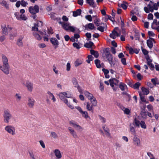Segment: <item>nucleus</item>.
<instances>
[{"label":"nucleus","instance_id":"2f4dec72","mask_svg":"<svg viewBox=\"0 0 159 159\" xmlns=\"http://www.w3.org/2000/svg\"><path fill=\"white\" fill-rule=\"evenodd\" d=\"M141 90L143 93L144 95H147L149 93V90L144 87L141 88Z\"/></svg>","mask_w":159,"mask_h":159},{"label":"nucleus","instance_id":"1a4fd4ad","mask_svg":"<svg viewBox=\"0 0 159 159\" xmlns=\"http://www.w3.org/2000/svg\"><path fill=\"white\" fill-rule=\"evenodd\" d=\"M39 24H41V26L43 25V22L41 21H37V24H34V26L32 28V31H39L38 27Z\"/></svg>","mask_w":159,"mask_h":159},{"label":"nucleus","instance_id":"412c9836","mask_svg":"<svg viewBox=\"0 0 159 159\" xmlns=\"http://www.w3.org/2000/svg\"><path fill=\"white\" fill-rule=\"evenodd\" d=\"M87 3L89 5L93 8H95L96 7V4H95L93 0H86Z\"/></svg>","mask_w":159,"mask_h":159},{"label":"nucleus","instance_id":"39448f33","mask_svg":"<svg viewBox=\"0 0 159 159\" xmlns=\"http://www.w3.org/2000/svg\"><path fill=\"white\" fill-rule=\"evenodd\" d=\"M10 67L9 65H0V69L5 74L8 75L9 73Z\"/></svg>","mask_w":159,"mask_h":159},{"label":"nucleus","instance_id":"f257e3e1","mask_svg":"<svg viewBox=\"0 0 159 159\" xmlns=\"http://www.w3.org/2000/svg\"><path fill=\"white\" fill-rule=\"evenodd\" d=\"M3 117L4 122L7 123H9V120L13 118L12 115L10 111L8 109L4 111Z\"/></svg>","mask_w":159,"mask_h":159},{"label":"nucleus","instance_id":"864d4df0","mask_svg":"<svg viewBox=\"0 0 159 159\" xmlns=\"http://www.w3.org/2000/svg\"><path fill=\"white\" fill-rule=\"evenodd\" d=\"M146 58L147 61V64L152 63V59H150L148 55H147V56L146 57Z\"/></svg>","mask_w":159,"mask_h":159},{"label":"nucleus","instance_id":"4d7b16f0","mask_svg":"<svg viewBox=\"0 0 159 159\" xmlns=\"http://www.w3.org/2000/svg\"><path fill=\"white\" fill-rule=\"evenodd\" d=\"M51 135L54 139H57L58 137L56 133L54 132H51Z\"/></svg>","mask_w":159,"mask_h":159},{"label":"nucleus","instance_id":"49530a36","mask_svg":"<svg viewBox=\"0 0 159 159\" xmlns=\"http://www.w3.org/2000/svg\"><path fill=\"white\" fill-rule=\"evenodd\" d=\"M69 26L68 25L67 23H64L62 25V27L66 30L67 31L68 30V27Z\"/></svg>","mask_w":159,"mask_h":159},{"label":"nucleus","instance_id":"37998d69","mask_svg":"<svg viewBox=\"0 0 159 159\" xmlns=\"http://www.w3.org/2000/svg\"><path fill=\"white\" fill-rule=\"evenodd\" d=\"M140 115L141 116L144 118H145L147 117L146 112L144 110H143L141 111Z\"/></svg>","mask_w":159,"mask_h":159},{"label":"nucleus","instance_id":"4c0bfd02","mask_svg":"<svg viewBox=\"0 0 159 159\" xmlns=\"http://www.w3.org/2000/svg\"><path fill=\"white\" fill-rule=\"evenodd\" d=\"M92 105L93 106H96L97 105V102L96 98H94L93 99L90 100Z\"/></svg>","mask_w":159,"mask_h":159},{"label":"nucleus","instance_id":"603ef678","mask_svg":"<svg viewBox=\"0 0 159 159\" xmlns=\"http://www.w3.org/2000/svg\"><path fill=\"white\" fill-rule=\"evenodd\" d=\"M105 27H103L101 26H99L98 27H97V29L100 31L102 32H104Z\"/></svg>","mask_w":159,"mask_h":159},{"label":"nucleus","instance_id":"c03bdc74","mask_svg":"<svg viewBox=\"0 0 159 159\" xmlns=\"http://www.w3.org/2000/svg\"><path fill=\"white\" fill-rule=\"evenodd\" d=\"M134 123L136 126L138 127H139L140 122L137 119L135 118L134 119Z\"/></svg>","mask_w":159,"mask_h":159},{"label":"nucleus","instance_id":"3c124183","mask_svg":"<svg viewBox=\"0 0 159 159\" xmlns=\"http://www.w3.org/2000/svg\"><path fill=\"white\" fill-rule=\"evenodd\" d=\"M147 108L148 109L149 111H152V114L154 115V112L153 111L152 106L151 105H149L147 106Z\"/></svg>","mask_w":159,"mask_h":159},{"label":"nucleus","instance_id":"6e6d98bb","mask_svg":"<svg viewBox=\"0 0 159 159\" xmlns=\"http://www.w3.org/2000/svg\"><path fill=\"white\" fill-rule=\"evenodd\" d=\"M20 2L21 5L22 7H25L28 4V3L25 2L24 0H21Z\"/></svg>","mask_w":159,"mask_h":159},{"label":"nucleus","instance_id":"ddd939ff","mask_svg":"<svg viewBox=\"0 0 159 159\" xmlns=\"http://www.w3.org/2000/svg\"><path fill=\"white\" fill-rule=\"evenodd\" d=\"M54 154L57 159H60L62 157V155L60 150L56 149L54 151Z\"/></svg>","mask_w":159,"mask_h":159},{"label":"nucleus","instance_id":"774afa93","mask_svg":"<svg viewBox=\"0 0 159 159\" xmlns=\"http://www.w3.org/2000/svg\"><path fill=\"white\" fill-rule=\"evenodd\" d=\"M122 63L124 65H126V59L125 58H122L121 59Z\"/></svg>","mask_w":159,"mask_h":159},{"label":"nucleus","instance_id":"c756f323","mask_svg":"<svg viewBox=\"0 0 159 159\" xmlns=\"http://www.w3.org/2000/svg\"><path fill=\"white\" fill-rule=\"evenodd\" d=\"M151 82L154 85H156V84H159V81L158 80V79L157 78H155L154 79H151Z\"/></svg>","mask_w":159,"mask_h":159},{"label":"nucleus","instance_id":"aec40b11","mask_svg":"<svg viewBox=\"0 0 159 159\" xmlns=\"http://www.w3.org/2000/svg\"><path fill=\"white\" fill-rule=\"evenodd\" d=\"M106 57L109 63L111 65H112V63L113 57L112 55L110 54L106 56Z\"/></svg>","mask_w":159,"mask_h":159},{"label":"nucleus","instance_id":"9d476101","mask_svg":"<svg viewBox=\"0 0 159 159\" xmlns=\"http://www.w3.org/2000/svg\"><path fill=\"white\" fill-rule=\"evenodd\" d=\"M120 33H118L115 30H114L112 31V33L110 34V36L111 38L115 39L116 38V36L117 37H119L120 36Z\"/></svg>","mask_w":159,"mask_h":159},{"label":"nucleus","instance_id":"5fc2aeb1","mask_svg":"<svg viewBox=\"0 0 159 159\" xmlns=\"http://www.w3.org/2000/svg\"><path fill=\"white\" fill-rule=\"evenodd\" d=\"M140 35L139 33H136L134 36V38L136 40H139Z\"/></svg>","mask_w":159,"mask_h":159},{"label":"nucleus","instance_id":"473e14b6","mask_svg":"<svg viewBox=\"0 0 159 159\" xmlns=\"http://www.w3.org/2000/svg\"><path fill=\"white\" fill-rule=\"evenodd\" d=\"M0 4L2 6H4L7 9L9 8V4H8L7 2L3 0L0 3Z\"/></svg>","mask_w":159,"mask_h":159},{"label":"nucleus","instance_id":"423d86ee","mask_svg":"<svg viewBox=\"0 0 159 159\" xmlns=\"http://www.w3.org/2000/svg\"><path fill=\"white\" fill-rule=\"evenodd\" d=\"M35 101L31 97L28 98L27 105L30 108H32L34 105Z\"/></svg>","mask_w":159,"mask_h":159},{"label":"nucleus","instance_id":"680f3d73","mask_svg":"<svg viewBox=\"0 0 159 159\" xmlns=\"http://www.w3.org/2000/svg\"><path fill=\"white\" fill-rule=\"evenodd\" d=\"M20 19L23 20H26L27 19V18L24 15L21 14L20 15Z\"/></svg>","mask_w":159,"mask_h":159},{"label":"nucleus","instance_id":"2eb2a0df","mask_svg":"<svg viewBox=\"0 0 159 159\" xmlns=\"http://www.w3.org/2000/svg\"><path fill=\"white\" fill-rule=\"evenodd\" d=\"M80 113L82 114V116L85 119H87L88 118H90V117L88 115L87 112L85 111H83L80 108Z\"/></svg>","mask_w":159,"mask_h":159},{"label":"nucleus","instance_id":"bf43d9fd","mask_svg":"<svg viewBox=\"0 0 159 159\" xmlns=\"http://www.w3.org/2000/svg\"><path fill=\"white\" fill-rule=\"evenodd\" d=\"M85 18L90 21H91L92 20V17L90 15L86 16H85Z\"/></svg>","mask_w":159,"mask_h":159},{"label":"nucleus","instance_id":"69168bd1","mask_svg":"<svg viewBox=\"0 0 159 159\" xmlns=\"http://www.w3.org/2000/svg\"><path fill=\"white\" fill-rule=\"evenodd\" d=\"M74 65L75 66H78L80 65V60L79 59H77L75 61Z\"/></svg>","mask_w":159,"mask_h":159},{"label":"nucleus","instance_id":"b1692460","mask_svg":"<svg viewBox=\"0 0 159 159\" xmlns=\"http://www.w3.org/2000/svg\"><path fill=\"white\" fill-rule=\"evenodd\" d=\"M68 129L70 132V133L73 135L74 137L76 138L77 137V136L76 133L74 130L72 129L71 127H69Z\"/></svg>","mask_w":159,"mask_h":159},{"label":"nucleus","instance_id":"09e8293b","mask_svg":"<svg viewBox=\"0 0 159 159\" xmlns=\"http://www.w3.org/2000/svg\"><path fill=\"white\" fill-rule=\"evenodd\" d=\"M140 125L141 127L144 129L146 128V125L145 124V122L143 121H141L140 122Z\"/></svg>","mask_w":159,"mask_h":159},{"label":"nucleus","instance_id":"e433bc0d","mask_svg":"<svg viewBox=\"0 0 159 159\" xmlns=\"http://www.w3.org/2000/svg\"><path fill=\"white\" fill-rule=\"evenodd\" d=\"M139 95L140 98L141 100L142 101L146 103H148V102L147 101L146 99L144 97L143 95V94L140 92H139Z\"/></svg>","mask_w":159,"mask_h":159},{"label":"nucleus","instance_id":"79ce46f5","mask_svg":"<svg viewBox=\"0 0 159 159\" xmlns=\"http://www.w3.org/2000/svg\"><path fill=\"white\" fill-rule=\"evenodd\" d=\"M73 16L74 17H76L80 15V9H78L76 11L73 12Z\"/></svg>","mask_w":159,"mask_h":159},{"label":"nucleus","instance_id":"bb28decb","mask_svg":"<svg viewBox=\"0 0 159 159\" xmlns=\"http://www.w3.org/2000/svg\"><path fill=\"white\" fill-rule=\"evenodd\" d=\"M147 44L148 46L150 48V49H151L153 47V43L152 42V41H151V40H147Z\"/></svg>","mask_w":159,"mask_h":159},{"label":"nucleus","instance_id":"393cba45","mask_svg":"<svg viewBox=\"0 0 159 159\" xmlns=\"http://www.w3.org/2000/svg\"><path fill=\"white\" fill-rule=\"evenodd\" d=\"M85 27L86 28H88L91 30H93L95 28V26L94 24L91 23H89L87 25H86Z\"/></svg>","mask_w":159,"mask_h":159},{"label":"nucleus","instance_id":"ea45409f","mask_svg":"<svg viewBox=\"0 0 159 159\" xmlns=\"http://www.w3.org/2000/svg\"><path fill=\"white\" fill-rule=\"evenodd\" d=\"M140 85L141 84L139 82H136L133 85V88L134 89H139V87Z\"/></svg>","mask_w":159,"mask_h":159},{"label":"nucleus","instance_id":"052dcab7","mask_svg":"<svg viewBox=\"0 0 159 159\" xmlns=\"http://www.w3.org/2000/svg\"><path fill=\"white\" fill-rule=\"evenodd\" d=\"M73 46L77 49H80V45L76 43H74L73 44Z\"/></svg>","mask_w":159,"mask_h":159},{"label":"nucleus","instance_id":"0eeeda50","mask_svg":"<svg viewBox=\"0 0 159 159\" xmlns=\"http://www.w3.org/2000/svg\"><path fill=\"white\" fill-rule=\"evenodd\" d=\"M50 40L52 44L55 46L54 48L56 49L59 44V43L58 40L55 38H52L50 39Z\"/></svg>","mask_w":159,"mask_h":159},{"label":"nucleus","instance_id":"4468645a","mask_svg":"<svg viewBox=\"0 0 159 159\" xmlns=\"http://www.w3.org/2000/svg\"><path fill=\"white\" fill-rule=\"evenodd\" d=\"M110 54V52L109 51V48H106L103 50V52L102 54V56L103 57H106V56Z\"/></svg>","mask_w":159,"mask_h":159},{"label":"nucleus","instance_id":"e2e57ef3","mask_svg":"<svg viewBox=\"0 0 159 159\" xmlns=\"http://www.w3.org/2000/svg\"><path fill=\"white\" fill-rule=\"evenodd\" d=\"M98 116L99 117L100 120L102 121V123H105L106 122V119L104 117L101 116L100 115H99Z\"/></svg>","mask_w":159,"mask_h":159},{"label":"nucleus","instance_id":"7c9ffc66","mask_svg":"<svg viewBox=\"0 0 159 159\" xmlns=\"http://www.w3.org/2000/svg\"><path fill=\"white\" fill-rule=\"evenodd\" d=\"M103 129L105 131L106 133V135L108 137L110 136V134L109 133V130L107 127H105L104 126L103 127Z\"/></svg>","mask_w":159,"mask_h":159},{"label":"nucleus","instance_id":"f3484780","mask_svg":"<svg viewBox=\"0 0 159 159\" xmlns=\"http://www.w3.org/2000/svg\"><path fill=\"white\" fill-rule=\"evenodd\" d=\"M23 38V37L22 36H21L17 40L16 44L19 47H21L23 46V43L22 41Z\"/></svg>","mask_w":159,"mask_h":159},{"label":"nucleus","instance_id":"de8ad7c7","mask_svg":"<svg viewBox=\"0 0 159 159\" xmlns=\"http://www.w3.org/2000/svg\"><path fill=\"white\" fill-rule=\"evenodd\" d=\"M68 30H69L70 31L73 32H75V30H76L77 28L76 27H74L73 26H70L68 27Z\"/></svg>","mask_w":159,"mask_h":159},{"label":"nucleus","instance_id":"13d9d810","mask_svg":"<svg viewBox=\"0 0 159 159\" xmlns=\"http://www.w3.org/2000/svg\"><path fill=\"white\" fill-rule=\"evenodd\" d=\"M106 17L107 18V20L108 19H109L112 22H113V21L114 20V18L113 17H111L110 16L106 15Z\"/></svg>","mask_w":159,"mask_h":159},{"label":"nucleus","instance_id":"a211bd4d","mask_svg":"<svg viewBox=\"0 0 159 159\" xmlns=\"http://www.w3.org/2000/svg\"><path fill=\"white\" fill-rule=\"evenodd\" d=\"M2 34L7 35L8 34V30L6 27V26L5 25L4 26H2Z\"/></svg>","mask_w":159,"mask_h":159},{"label":"nucleus","instance_id":"5701e85b","mask_svg":"<svg viewBox=\"0 0 159 159\" xmlns=\"http://www.w3.org/2000/svg\"><path fill=\"white\" fill-rule=\"evenodd\" d=\"M69 123L71 126L75 129L78 128L80 127L79 125L77 124L76 123L74 120L70 121Z\"/></svg>","mask_w":159,"mask_h":159},{"label":"nucleus","instance_id":"a18cd8bd","mask_svg":"<svg viewBox=\"0 0 159 159\" xmlns=\"http://www.w3.org/2000/svg\"><path fill=\"white\" fill-rule=\"evenodd\" d=\"M150 3L153 4L152 6V8L155 10H157L158 9V7H157V5L156 3H154L152 1H150Z\"/></svg>","mask_w":159,"mask_h":159},{"label":"nucleus","instance_id":"f03ea898","mask_svg":"<svg viewBox=\"0 0 159 159\" xmlns=\"http://www.w3.org/2000/svg\"><path fill=\"white\" fill-rule=\"evenodd\" d=\"M110 84L114 91H116L118 89V84L119 81L115 78H113L109 80Z\"/></svg>","mask_w":159,"mask_h":159},{"label":"nucleus","instance_id":"f704fd0d","mask_svg":"<svg viewBox=\"0 0 159 159\" xmlns=\"http://www.w3.org/2000/svg\"><path fill=\"white\" fill-rule=\"evenodd\" d=\"M87 57L88 59L86 60V61L88 63H90L91 61H92L93 59V57L91 55H88Z\"/></svg>","mask_w":159,"mask_h":159},{"label":"nucleus","instance_id":"dca6fc26","mask_svg":"<svg viewBox=\"0 0 159 159\" xmlns=\"http://www.w3.org/2000/svg\"><path fill=\"white\" fill-rule=\"evenodd\" d=\"M72 82L74 85H75L74 87H77L78 91L80 92V86L78 85L77 80L75 78H73Z\"/></svg>","mask_w":159,"mask_h":159},{"label":"nucleus","instance_id":"9b49d317","mask_svg":"<svg viewBox=\"0 0 159 159\" xmlns=\"http://www.w3.org/2000/svg\"><path fill=\"white\" fill-rule=\"evenodd\" d=\"M2 59L3 65H9L8 58L5 55L2 54Z\"/></svg>","mask_w":159,"mask_h":159},{"label":"nucleus","instance_id":"a878e982","mask_svg":"<svg viewBox=\"0 0 159 159\" xmlns=\"http://www.w3.org/2000/svg\"><path fill=\"white\" fill-rule=\"evenodd\" d=\"M93 43L91 41L89 42V43H85L84 44V46L88 48H92Z\"/></svg>","mask_w":159,"mask_h":159},{"label":"nucleus","instance_id":"f8f14e48","mask_svg":"<svg viewBox=\"0 0 159 159\" xmlns=\"http://www.w3.org/2000/svg\"><path fill=\"white\" fill-rule=\"evenodd\" d=\"M29 91L32 92L33 89V84L31 82L27 81L25 85Z\"/></svg>","mask_w":159,"mask_h":159},{"label":"nucleus","instance_id":"7ed1b4c3","mask_svg":"<svg viewBox=\"0 0 159 159\" xmlns=\"http://www.w3.org/2000/svg\"><path fill=\"white\" fill-rule=\"evenodd\" d=\"M29 12L33 15L38 13L39 11V7L38 5H35L34 7L30 6L29 8Z\"/></svg>","mask_w":159,"mask_h":159},{"label":"nucleus","instance_id":"6ab92c4d","mask_svg":"<svg viewBox=\"0 0 159 159\" xmlns=\"http://www.w3.org/2000/svg\"><path fill=\"white\" fill-rule=\"evenodd\" d=\"M63 93H59V98L60 99L65 103L67 102V100L65 98V96L63 94Z\"/></svg>","mask_w":159,"mask_h":159},{"label":"nucleus","instance_id":"0e129e2a","mask_svg":"<svg viewBox=\"0 0 159 159\" xmlns=\"http://www.w3.org/2000/svg\"><path fill=\"white\" fill-rule=\"evenodd\" d=\"M121 30L120 31V32H121L122 34H123V35H125L126 34V33L125 30V29L123 27H121Z\"/></svg>","mask_w":159,"mask_h":159},{"label":"nucleus","instance_id":"8fccbe9b","mask_svg":"<svg viewBox=\"0 0 159 159\" xmlns=\"http://www.w3.org/2000/svg\"><path fill=\"white\" fill-rule=\"evenodd\" d=\"M63 95L67 98H70L72 96L71 95L70 93H67V92H64L63 93Z\"/></svg>","mask_w":159,"mask_h":159},{"label":"nucleus","instance_id":"20e7f679","mask_svg":"<svg viewBox=\"0 0 159 159\" xmlns=\"http://www.w3.org/2000/svg\"><path fill=\"white\" fill-rule=\"evenodd\" d=\"M5 130L8 133L12 135H15L16 134L15 127L12 126H6L5 128Z\"/></svg>","mask_w":159,"mask_h":159},{"label":"nucleus","instance_id":"58836bf2","mask_svg":"<svg viewBox=\"0 0 159 159\" xmlns=\"http://www.w3.org/2000/svg\"><path fill=\"white\" fill-rule=\"evenodd\" d=\"M33 35L38 40H40L42 39L41 36L37 33L34 32L33 33Z\"/></svg>","mask_w":159,"mask_h":159},{"label":"nucleus","instance_id":"6e6552de","mask_svg":"<svg viewBox=\"0 0 159 159\" xmlns=\"http://www.w3.org/2000/svg\"><path fill=\"white\" fill-rule=\"evenodd\" d=\"M133 143L134 144L137 146H139L140 145V139L135 136L133 139Z\"/></svg>","mask_w":159,"mask_h":159},{"label":"nucleus","instance_id":"a19ab883","mask_svg":"<svg viewBox=\"0 0 159 159\" xmlns=\"http://www.w3.org/2000/svg\"><path fill=\"white\" fill-rule=\"evenodd\" d=\"M127 87L126 85L122 83H120L119 85V88L122 91H124L125 90V87Z\"/></svg>","mask_w":159,"mask_h":159},{"label":"nucleus","instance_id":"cd10ccee","mask_svg":"<svg viewBox=\"0 0 159 159\" xmlns=\"http://www.w3.org/2000/svg\"><path fill=\"white\" fill-rule=\"evenodd\" d=\"M93 106L90 104L88 102L86 106V108L88 111H91L92 112L93 111Z\"/></svg>","mask_w":159,"mask_h":159},{"label":"nucleus","instance_id":"c9c22d12","mask_svg":"<svg viewBox=\"0 0 159 159\" xmlns=\"http://www.w3.org/2000/svg\"><path fill=\"white\" fill-rule=\"evenodd\" d=\"M95 63L98 68H100L101 67L100 64V61L98 59L95 60Z\"/></svg>","mask_w":159,"mask_h":159},{"label":"nucleus","instance_id":"4be33fe9","mask_svg":"<svg viewBox=\"0 0 159 159\" xmlns=\"http://www.w3.org/2000/svg\"><path fill=\"white\" fill-rule=\"evenodd\" d=\"M90 53L91 55H93L96 58H98L99 56V54L98 51H95L93 49L90 50Z\"/></svg>","mask_w":159,"mask_h":159},{"label":"nucleus","instance_id":"72a5a7b5","mask_svg":"<svg viewBox=\"0 0 159 159\" xmlns=\"http://www.w3.org/2000/svg\"><path fill=\"white\" fill-rule=\"evenodd\" d=\"M100 20L98 18H96L94 20V23L96 26H98L100 25H102V23H100Z\"/></svg>","mask_w":159,"mask_h":159},{"label":"nucleus","instance_id":"338daca9","mask_svg":"<svg viewBox=\"0 0 159 159\" xmlns=\"http://www.w3.org/2000/svg\"><path fill=\"white\" fill-rule=\"evenodd\" d=\"M148 34L150 36H154L155 35V34L152 31H148Z\"/></svg>","mask_w":159,"mask_h":159},{"label":"nucleus","instance_id":"c85d7f7f","mask_svg":"<svg viewBox=\"0 0 159 159\" xmlns=\"http://www.w3.org/2000/svg\"><path fill=\"white\" fill-rule=\"evenodd\" d=\"M130 132L133 134H135V130L134 127L132 126L131 124L129 125Z\"/></svg>","mask_w":159,"mask_h":159}]
</instances>
